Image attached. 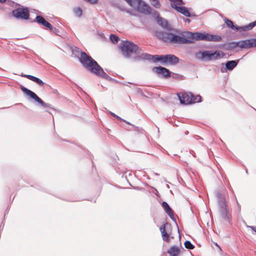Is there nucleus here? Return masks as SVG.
<instances>
[{"label":"nucleus","instance_id":"f257e3e1","mask_svg":"<svg viewBox=\"0 0 256 256\" xmlns=\"http://www.w3.org/2000/svg\"><path fill=\"white\" fill-rule=\"evenodd\" d=\"M120 52L126 58H132L134 60H147L154 62H159L160 64L167 66H175L179 62V58L172 54L151 55L146 53L141 54V49H119Z\"/></svg>","mask_w":256,"mask_h":256},{"label":"nucleus","instance_id":"f03ea898","mask_svg":"<svg viewBox=\"0 0 256 256\" xmlns=\"http://www.w3.org/2000/svg\"><path fill=\"white\" fill-rule=\"evenodd\" d=\"M79 60L82 66L92 74L109 81L114 80L108 76L103 68L90 56L84 52H81Z\"/></svg>","mask_w":256,"mask_h":256},{"label":"nucleus","instance_id":"7ed1b4c3","mask_svg":"<svg viewBox=\"0 0 256 256\" xmlns=\"http://www.w3.org/2000/svg\"><path fill=\"white\" fill-rule=\"evenodd\" d=\"M186 32H183L181 33L180 36H178L172 33L156 31V35L158 38L162 40L164 42L176 44H189V42L191 41L184 36Z\"/></svg>","mask_w":256,"mask_h":256},{"label":"nucleus","instance_id":"20e7f679","mask_svg":"<svg viewBox=\"0 0 256 256\" xmlns=\"http://www.w3.org/2000/svg\"><path fill=\"white\" fill-rule=\"evenodd\" d=\"M184 36L188 38V40L192 41L189 44H194L196 41L206 40L212 42H220L222 37L218 35H213L209 34L202 33L199 32H192L188 31L185 33Z\"/></svg>","mask_w":256,"mask_h":256},{"label":"nucleus","instance_id":"39448f33","mask_svg":"<svg viewBox=\"0 0 256 256\" xmlns=\"http://www.w3.org/2000/svg\"><path fill=\"white\" fill-rule=\"evenodd\" d=\"M218 204L220 217L226 222L230 223L232 219L231 214L229 212L224 197L218 194Z\"/></svg>","mask_w":256,"mask_h":256},{"label":"nucleus","instance_id":"423d86ee","mask_svg":"<svg viewBox=\"0 0 256 256\" xmlns=\"http://www.w3.org/2000/svg\"><path fill=\"white\" fill-rule=\"evenodd\" d=\"M128 4L140 13L149 15L152 13V8L142 0H125Z\"/></svg>","mask_w":256,"mask_h":256},{"label":"nucleus","instance_id":"0eeeda50","mask_svg":"<svg viewBox=\"0 0 256 256\" xmlns=\"http://www.w3.org/2000/svg\"><path fill=\"white\" fill-rule=\"evenodd\" d=\"M196 59L202 62H208L212 60H216L221 58L220 52L216 50L214 52L212 51L198 52L194 54Z\"/></svg>","mask_w":256,"mask_h":256},{"label":"nucleus","instance_id":"6e6552de","mask_svg":"<svg viewBox=\"0 0 256 256\" xmlns=\"http://www.w3.org/2000/svg\"><path fill=\"white\" fill-rule=\"evenodd\" d=\"M20 88L24 94L25 95L28 96L29 98L34 100L38 102L44 108H49L54 109V108L50 104H48L44 102L40 98L37 94L34 92L27 88H26L20 86Z\"/></svg>","mask_w":256,"mask_h":256},{"label":"nucleus","instance_id":"1a4fd4ad","mask_svg":"<svg viewBox=\"0 0 256 256\" xmlns=\"http://www.w3.org/2000/svg\"><path fill=\"white\" fill-rule=\"evenodd\" d=\"M227 48H250L256 47V38L248 39L238 42H232L225 44Z\"/></svg>","mask_w":256,"mask_h":256},{"label":"nucleus","instance_id":"9d476101","mask_svg":"<svg viewBox=\"0 0 256 256\" xmlns=\"http://www.w3.org/2000/svg\"><path fill=\"white\" fill-rule=\"evenodd\" d=\"M224 20L228 28H230L233 30H236V31H242V32H246L250 30H251L253 28H254L255 26H256V20L250 23L249 24L247 25H245L244 26H235L234 24V23L232 21L226 18H224Z\"/></svg>","mask_w":256,"mask_h":256},{"label":"nucleus","instance_id":"9b49d317","mask_svg":"<svg viewBox=\"0 0 256 256\" xmlns=\"http://www.w3.org/2000/svg\"><path fill=\"white\" fill-rule=\"evenodd\" d=\"M12 16L18 20H27L29 18L30 12L27 7H20L12 12Z\"/></svg>","mask_w":256,"mask_h":256},{"label":"nucleus","instance_id":"f8f14e48","mask_svg":"<svg viewBox=\"0 0 256 256\" xmlns=\"http://www.w3.org/2000/svg\"><path fill=\"white\" fill-rule=\"evenodd\" d=\"M152 71L158 75L161 74L162 78H166L170 76L171 72L164 67L159 66L152 68Z\"/></svg>","mask_w":256,"mask_h":256},{"label":"nucleus","instance_id":"ddd939ff","mask_svg":"<svg viewBox=\"0 0 256 256\" xmlns=\"http://www.w3.org/2000/svg\"><path fill=\"white\" fill-rule=\"evenodd\" d=\"M180 103L183 104H192V92H184L182 96L180 94H177Z\"/></svg>","mask_w":256,"mask_h":256},{"label":"nucleus","instance_id":"4468645a","mask_svg":"<svg viewBox=\"0 0 256 256\" xmlns=\"http://www.w3.org/2000/svg\"><path fill=\"white\" fill-rule=\"evenodd\" d=\"M173 8L186 16L192 17L196 16V15L194 14L190 13V12L188 10V9L186 7L174 6Z\"/></svg>","mask_w":256,"mask_h":256},{"label":"nucleus","instance_id":"2eb2a0df","mask_svg":"<svg viewBox=\"0 0 256 256\" xmlns=\"http://www.w3.org/2000/svg\"><path fill=\"white\" fill-rule=\"evenodd\" d=\"M156 20L158 24L163 28L168 31L172 30L170 25L168 24V22L166 20L164 19L160 16H158L156 18Z\"/></svg>","mask_w":256,"mask_h":256},{"label":"nucleus","instance_id":"dca6fc26","mask_svg":"<svg viewBox=\"0 0 256 256\" xmlns=\"http://www.w3.org/2000/svg\"><path fill=\"white\" fill-rule=\"evenodd\" d=\"M162 206L164 209L169 217L174 221L176 222V220L174 218L172 210L171 209L168 204L166 202H163L162 204Z\"/></svg>","mask_w":256,"mask_h":256},{"label":"nucleus","instance_id":"f3484780","mask_svg":"<svg viewBox=\"0 0 256 256\" xmlns=\"http://www.w3.org/2000/svg\"><path fill=\"white\" fill-rule=\"evenodd\" d=\"M118 48H140L136 44L128 40H121Z\"/></svg>","mask_w":256,"mask_h":256},{"label":"nucleus","instance_id":"a211bd4d","mask_svg":"<svg viewBox=\"0 0 256 256\" xmlns=\"http://www.w3.org/2000/svg\"><path fill=\"white\" fill-rule=\"evenodd\" d=\"M168 224V223L164 224L160 228V230L162 234V238L164 241L168 242L170 241V234L166 232V225Z\"/></svg>","mask_w":256,"mask_h":256},{"label":"nucleus","instance_id":"6ab92c4d","mask_svg":"<svg viewBox=\"0 0 256 256\" xmlns=\"http://www.w3.org/2000/svg\"><path fill=\"white\" fill-rule=\"evenodd\" d=\"M22 77L26 78L36 83L40 86H43L44 84V82L39 78L34 76L32 75L29 74H22L20 76Z\"/></svg>","mask_w":256,"mask_h":256},{"label":"nucleus","instance_id":"aec40b11","mask_svg":"<svg viewBox=\"0 0 256 256\" xmlns=\"http://www.w3.org/2000/svg\"><path fill=\"white\" fill-rule=\"evenodd\" d=\"M170 256H178L180 253V249L176 246L170 247L168 250Z\"/></svg>","mask_w":256,"mask_h":256},{"label":"nucleus","instance_id":"412c9836","mask_svg":"<svg viewBox=\"0 0 256 256\" xmlns=\"http://www.w3.org/2000/svg\"><path fill=\"white\" fill-rule=\"evenodd\" d=\"M238 62V60H229L226 64V68L228 70H232Z\"/></svg>","mask_w":256,"mask_h":256},{"label":"nucleus","instance_id":"4be33fe9","mask_svg":"<svg viewBox=\"0 0 256 256\" xmlns=\"http://www.w3.org/2000/svg\"><path fill=\"white\" fill-rule=\"evenodd\" d=\"M110 39L114 44H117L120 40L119 37L114 34H111L110 35Z\"/></svg>","mask_w":256,"mask_h":256},{"label":"nucleus","instance_id":"5701e85b","mask_svg":"<svg viewBox=\"0 0 256 256\" xmlns=\"http://www.w3.org/2000/svg\"><path fill=\"white\" fill-rule=\"evenodd\" d=\"M202 100V97L200 95L194 96L192 94V104L200 102Z\"/></svg>","mask_w":256,"mask_h":256},{"label":"nucleus","instance_id":"b1692460","mask_svg":"<svg viewBox=\"0 0 256 256\" xmlns=\"http://www.w3.org/2000/svg\"><path fill=\"white\" fill-rule=\"evenodd\" d=\"M171 2V6L173 8L174 6H182L184 4L182 0H169Z\"/></svg>","mask_w":256,"mask_h":256},{"label":"nucleus","instance_id":"393cba45","mask_svg":"<svg viewBox=\"0 0 256 256\" xmlns=\"http://www.w3.org/2000/svg\"><path fill=\"white\" fill-rule=\"evenodd\" d=\"M36 21L40 24L44 26L46 20L41 16H36Z\"/></svg>","mask_w":256,"mask_h":256},{"label":"nucleus","instance_id":"a878e982","mask_svg":"<svg viewBox=\"0 0 256 256\" xmlns=\"http://www.w3.org/2000/svg\"><path fill=\"white\" fill-rule=\"evenodd\" d=\"M184 244L185 248L187 249L193 250L194 248V246L189 240H186L184 242Z\"/></svg>","mask_w":256,"mask_h":256},{"label":"nucleus","instance_id":"bb28decb","mask_svg":"<svg viewBox=\"0 0 256 256\" xmlns=\"http://www.w3.org/2000/svg\"><path fill=\"white\" fill-rule=\"evenodd\" d=\"M151 4L156 8H159L160 7V4L158 0H154L151 2Z\"/></svg>","mask_w":256,"mask_h":256},{"label":"nucleus","instance_id":"cd10ccee","mask_svg":"<svg viewBox=\"0 0 256 256\" xmlns=\"http://www.w3.org/2000/svg\"><path fill=\"white\" fill-rule=\"evenodd\" d=\"M74 12L75 15H76V16H78V17H80L82 14V10L80 8H74Z\"/></svg>","mask_w":256,"mask_h":256},{"label":"nucleus","instance_id":"c85d7f7f","mask_svg":"<svg viewBox=\"0 0 256 256\" xmlns=\"http://www.w3.org/2000/svg\"><path fill=\"white\" fill-rule=\"evenodd\" d=\"M170 77H172V78H174V79L178 80V79H182L183 78V76L182 75H180V74H178L171 72Z\"/></svg>","mask_w":256,"mask_h":256},{"label":"nucleus","instance_id":"c756f323","mask_svg":"<svg viewBox=\"0 0 256 256\" xmlns=\"http://www.w3.org/2000/svg\"><path fill=\"white\" fill-rule=\"evenodd\" d=\"M111 115L112 116H113L114 117H115L118 120H120V121H122V122H126V124H130V125H131V124L127 121H126V120L122 119V118H121L119 116H117L116 114H115L112 112H110Z\"/></svg>","mask_w":256,"mask_h":256},{"label":"nucleus","instance_id":"7c9ffc66","mask_svg":"<svg viewBox=\"0 0 256 256\" xmlns=\"http://www.w3.org/2000/svg\"><path fill=\"white\" fill-rule=\"evenodd\" d=\"M44 26L48 28L50 30L52 28V25L50 23L48 22V21H46L44 24Z\"/></svg>","mask_w":256,"mask_h":256},{"label":"nucleus","instance_id":"2f4dec72","mask_svg":"<svg viewBox=\"0 0 256 256\" xmlns=\"http://www.w3.org/2000/svg\"><path fill=\"white\" fill-rule=\"evenodd\" d=\"M52 32L56 34L58 32V29L56 28H54L52 26V28L50 30Z\"/></svg>","mask_w":256,"mask_h":256},{"label":"nucleus","instance_id":"473e14b6","mask_svg":"<svg viewBox=\"0 0 256 256\" xmlns=\"http://www.w3.org/2000/svg\"><path fill=\"white\" fill-rule=\"evenodd\" d=\"M236 204H237V205H238V211L239 212H240V210H241V206H240V204L238 203V201L236 199Z\"/></svg>","mask_w":256,"mask_h":256},{"label":"nucleus","instance_id":"72a5a7b5","mask_svg":"<svg viewBox=\"0 0 256 256\" xmlns=\"http://www.w3.org/2000/svg\"><path fill=\"white\" fill-rule=\"evenodd\" d=\"M136 90L138 93H140V94H142V90L140 88H137Z\"/></svg>","mask_w":256,"mask_h":256},{"label":"nucleus","instance_id":"f704fd0d","mask_svg":"<svg viewBox=\"0 0 256 256\" xmlns=\"http://www.w3.org/2000/svg\"><path fill=\"white\" fill-rule=\"evenodd\" d=\"M127 12H128V14H130V15H131V16H136V14L132 13V12H130V10L127 11Z\"/></svg>","mask_w":256,"mask_h":256},{"label":"nucleus","instance_id":"c9c22d12","mask_svg":"<svg viewBox=\"0 0 256 256\" xmlns=\"http://www.w3.org/2000/svg\"><path fill=\"white\" fill-rule=\"evenodd\" d=\"M252 230L256 232V227L254 226H249Z\"/></svg>","mask_w":256,"mask_h":256},{"label":"nucleus","instance_id":"e433bc0d","mask_svg":"<svg viewBox=\"0 0 256 256\" xmlns=\"http://www.w3.org/2000/svg\"><path fill=\"white\" fill-rule=\"evenodd\" d=\"M190 22V19L189 18H186V22Z\"/></svg>","mask_w":256,"mask_h":256},{"label":"nucleus","instance_id":"4c0bfd02","mask_svg":"<svg viewBox=\"0 0 256 256\" xmlns=\"http://www.w3.org/2000/svg\"><path fill=\"white\" fill-rule=\"evenodd\" d=\"M6 0H0V2L4 3Z\"/></svg>","mask_w":256,"mask_h":256},{"label":"nucleus","instance_id":"58836bf2","mask_svg":"<svg viewBox=\"0 0 256 256\" xmlns=\"http://www.w3.org/2000/svg\"><path fill=\"white\" fill-rule=\"evenodd\" d=\"M216 246H218V247L221 250L220 247V246H219L217 244H216Z\"/></svg>","mask_w":256,"mask_h":256},{"label":"nucleus","instance_id":"ea45409f","mask_svg":"<svg viewBox=\"0 0 256 256\" xmlns=\"http://www.w3.org/2000/svg\"><path fill=\"white\" fill-rule=\"evenodd\" d=\"M188 134V131H186V134Z\"/></svg>","mask_w":256,"mask_h":256},{"label":"nucleus","instance_id":"a19ab883","mask_svg":"<svg viewBox=\"0 0 256 256\" xmlns=\"http://www.w3.org/2000/svg\"><path fill=\"white\" fill-rule=\"evenodd\" d=\"M74 48H77V47H76V46H74Z\"/></svg>","mask_w":256,"mask_h":256},{"label":"nucleus","instance_id":"79ce46f5","mask_svg":"<svg viewBox=\"0 0 256 256\" xmlns=\"http://www.w3.org/2000/svg\"><path fill=\"white\" fill-rule=\"evenodd\" d=\"M229 50H231L232 49H231V48H230Z\"/></svg>","mask_w":256,"mask_h":256}]
</instances>
